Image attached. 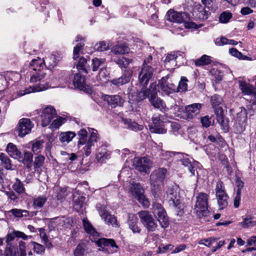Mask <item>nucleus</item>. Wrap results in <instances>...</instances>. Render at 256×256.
<instances>
[{"mask_svg": "<svg viewBox=\"0 0 256 256\" xmlns=\"http://www.w3.org/2000/svg\"><path fill=\"white\" fill-rule=\"evenodd\" d=\"M140 221L148 232H154L158 228V224L153 216L147 210H142L138 212Z\"/></svg>", "mask_w": 256, "mask_h": 256, "instance_id": "nucleus-6", "label": "nucleus"}, {"mask_svg": "<svg viewBox=\"0 0 256 256\" xmlns=\"http://www.w3.org/2000/svg\"><path fill=\"white\" fill-rule=\"evenodd\" d=\"M50 87V86L48 83L36 84L33 86H30L28 88H27L24 90L20 91V95L22 96L30 92H40L46 90Z\"/></svg>", "mask_w": 256, "mask_h": 256, "instance_id": "nucleus-26", "label": "nucleus"}, {"mask_svg": "<svg viewBox=\"0 0 256 256\" xmlns=\"http://www.w3.org/2000/svg\"><path fill=\"white\" fill-rule=\"evenodd\" d=\"M239 225L244 228H248L256 226V220H254L253 218L249 216L244 218L242 222H240Z\"/></svg>", "mask_w": 256, "mask_h": 256, "instance_id": "nucleus-46", "label": "nucleus"}, {"mask_svg": "<svg viewBox=\"0 0 256 256\" xmlns=\"http://www.w3.org/2000/svg\"><path fill=\"white\" fill-rule=\"evenodd\" d=\"M150 96L149 100L151 104L156 108H160L162 111H166L167 108L164 102L160 98L157 97L156 84H150Z\"/></svg>", "mask_w": 256, "mask_h": 256, "instance_id": "nucleus-12", "label": "nucleus"}, {"mask_svg": "<svg viewBox=\"0 0 256 256\" xmlns=\"http://www.w3.org/2000/svg\"><path fill=\"white\" fill-rule=\"evenodd\" d=\"M82 222L84 230L87 233L92 234L94 236L97 234L92 225L86 219H84Z\"/></svg>", "mask_w": 256, "mask_h": 256, "instance_id": "nucleus-51", "label": "nucleus"}, {"mask_svg": "<svg viewBox=\"0 0 256 256\" xmlns=\"http://www.w3.org/2000/svg\"><path fill=\"white\" fill-rule=\"evenodd\" d=\"M75 136L76 134L74 132H66L60 133L59 135V139L62 143H68L70 142Z\"/></svg>", "mask_w": 256, "mask_h": 256, "instance_id": "nucleus-42", "label": "nucleus"}, {"mask_svg": "<svg viewBox=\"0 0 256 256\" xmlns=\"http://www.w3.org/2000/svg\"><path fill=\"white\" fill-rule=\"evenodd\" d=\"M114 61L121 68H126L132 62V60L122 57L121 58L114 60Z\"/></svg>", "mask_w": 256, "mask_h": 256, "instance_id": "nucleus-58", "label": "nucleus"}, {"mask_svg": "<svg viewBox=\"0 0 256 256\" xmlns=\"http://www.w3.org/2000/svg\"><path fill=\"white\" fill-rule=\"evenodd\" d=\"M16 181L12 186L13 189L18 194L25 193V188L23 183L18 178H16Z\"/></svg>", "mask_w": 256, "mask_h": 256, "instance_id": "nucleus-47", "label": "nucleus"}, {"mask_svg": "<svg viewBox=\"0 0 256 256\" xmlns=\"http://www.w3.org/2000/svg\"><path fill=\"white\" fill-rule=\"evenodd\" d=\"M208 194L204 192L199 193L196 197V202L194 208V212L198 218H204L206 222H209L208 218L210 212L208 210Z\"/></svg>", "mask_w": 256, "mask_h": 256, "instance_id": "nucleus-2", "label": "nucleus"}, {"mask_svg": "<svg viewBox=\"0 0 256 256\" xmlns=\"http://www.w3.org/2000/svg\"><path fill=\"white\" fill-rule=\"evenodd\" d=\"M99 214L102 219L108 224L114 225L116 224V218L110 214L107 211L105 210L103 208H98L97 206Z\"/></svg>", "mask_w": 256, "mask_h": 256, "instance_id": "nucleus-28", "label": "nucleus"}, {"mask_svg": "<svg viewBox=\"0 0 256 256\" xmlns=\"http://www.w3.org/2000/svg\"><path fill=\"white\" fill-rule=\"evenodd\" d=\"M16 237L20 238L24 240H26L28 238V236H26L22 232L12 230L11 232L9 231V232L7 234L6 242H11Z\"/></svg>", "mask_w": 256, "mask_h": 256, "instance_id": "nucleus-36", "label": "nucleus"}, {"mask_svg": "<svg viewBox=\"0 0 256 256\" xmlns=\"http://www.w3.org/2000/svg\"><path fill=\"white\" fill-rule=\"evenodd\" d=\"M10 212L15 217L18 218L27 217L29 216L28 211L21 209L13 208L10 210Z\"/></svg>", "mask_w": 256, "mask_h": 256, "instance_id": "nucleus-48", "label": "nucleus"}, {"mask_svg": "<svg viewBox=\"0 0 256 256\" xmlns=\"http://www.w3.org/2000/svg\"><path fill=\"white\" fill-rule=\"evenodd\" d=\"M110 155V152L104 144L100 146L96 150V160L101 163L104 162L108 158Z\"/></svg>", "mask_w": 256, "mask_h": 256, "instance_id": "nucleus-24", "label": "nucleus"}, {"mask_svg": "<svg viewBox=\"0 0 256 256\" xmlns=\"http://www.w3.org/2000/svg\"><path fill=\"white\" fill-rule=\"evenodd\" d=\"M34 126V124L29 118H22L19 120L16 130L20 137L28 134Z\"/></svg>", "mask_w": 256, "mask_h": 256, "instance_id": "nucleus-14", "label": "nucleus"}, {"mask_svg": "<svg viewBox=\"0 0 256 256\" xmlns=\"http://www.w3.org/2000/svg\"><path fill=\"white\" fill-rule=\"evenodd\" d=\"M202 104L194 103L186 106L184 109V117L186 119H192L200 114Z\"/></svg>", "mask_w": 256, "mask_h": 256, "instance_id": "nucleus-20", "label": "nucleus"}, {"mask_svg": "<svg viewBox=\"0 0 256 256\" xmlns=\"http://www.w3.org/2000/svg\"><path fill=\"white\" fill-rule=\"evenodd\" d=\"M239 86L242 93L245 95L252 96V98L253 96H256V92L254 90V86L246 82L240 81Z\"/></svg>", "mask_w": 256, "mask_h": 256, "instance_id": "nucleus-31", "label": "nucleus"}, {"mask_svg": "<svg viewBox=\"0 0 256 256\" xmlns=\"http://www.w3.org/2000/svg\"><path fill=\"white\" fill-rule=\"evenodd\" d=\"M188 80L186 77L182 76L179 82L178 87L176 88V92H185L188 90Z\"/></svg>", "mask_w": 256, "mask_h": 256, "instance_id": "nucleus-45", "label": "nucleus"}, {"mask_svg": "<svg viewBox=\"0 0 256 256\" xmlns=\"http://www.w3.org/2000/svg\"><path fill=\"white\" fill-rule=\"evenodd\" d=\"M6 152L14 159H19L21 158V153L18 150L16 145L12 143H9L6 147Z\"/></svg>", "mask_w": 256, "mask_h": 256, "instance_id": "nucleus-34", "label": "nucleus"}, {"mask_svg": "<svg viewBox=\"0 0 256 256\" xmlns=\"http://www.w3.org/2000/svg\"><path fill=\"white\" fill-rule=\"evenodd\" d=\"M152 123L150 126L151 132L156 134H164L166 130L164 128V122L160 116H154L152 118Z\"/></svg>", "mask_w": 256, "mask_h": 256, "instance_id": "nucleus-22", "label": "nucleus"}, {"mask_svg": "<svg viewBox=\"0 0 256 256\" xmlns=\"http://www.w3.org/2000/svg\"><path fill=\"white\" fill-rule=\"evenodd\" d=\"M222 99L220 96L218 94H214L211 97L210 103L213 108L214 109V111L218 110V108H220V105L222 104Z\"/></svg>", "mask_w": 256, "mask_h": 256, "instance_id": "nucleus-44", "label": "nucleus"}, {"mask_svg": "<svg viewBox=\"0 0 256 256\" xmlns=\"http://www.w3.org/2000/svg\"><path fill=\"white\" fill-rule=\"evenodd\" d=\"M8 199L10 200V202L14 205H16L18 202V198L16 194L12 191L6 192Z\"/></svg>", "mask_w": 256, "mask_h": 256, "instance_id": "nucleus-61", "label": "nucleus"}, {"mask_svg": "<svg viewBox=\"0 0 256 256\" xmlns=\"http://www.w3.org/2000/svg\"><path fill=\"white\" fill-rule=\"evenodd\" d=\"M150 85V88L148 89H142L141 91L135 93H130L128 97L130 100L132 102H139L145 99L146 98H149L150 96L151 90Z\"/></svg>", "mask_w": 256, "mask_h": 256, "instance_id": "nucleus-23", "label": "nucleus"}, {"mask_svg": "<svg viewBox=\"0 0 256 256\" xmlns=\"http://www.w3.org/2000/svg\"><path fill=\"white\" fill-rule=\"evenodd\" d=\"M60 154L63 156V160L66 162H72L77 158L76 155L74 153L68 154L66 152L61 151Z\"/></svg>", "mask_w": 256, "mask_h": 256, "instance_id": "nucleus-53", "label": "nucleus"}, {"mask_svg": "<svg viewBox=\"0 0 256 256\" xmlns=\"http://www.w3.org/2000/svg\"><path fill=\"white\" fill-rule=\"evenodd\" d=\"M166 172V168H160L154 170L150 175V188L154 194H156L160 190Z\"/></svg>", "mask_w": 256, "mask_h": 256, "instance_id": "nucleus-5", "label": "nucleus"}, {"mask_svg": "<svg viewBox=\"0 0 256 256\" xmlns=\"http://www.w3.org/2000/svg\"><path fill=\"white\" fill-rule=\"evenodd\" d=\"M32 244L33 246V249L35 252L38 254H42L44 253L45 250L44 246L35 242H32Z\"/></svg>", "mask_w": 256, "mask_h": 256, "instance_id": "nucleus-60", "label": "nucleus"}, {"mask_svg": "<svg viewBox=\"0 0 256 256\" xmlns=\"http://www.w3.org/2000/svg\"><path fill=\"white\" fill-rule=\"evenodd\" d=\"M0 160L5 168L6 170L12 169V164L10 160L5 154L2 153L0 154Z\"/></svg>", "mask_w": 256, "mask_h": 256, "instance_id": "nucleus-52", "label": "nucleus"}, {"mask_svg": "<svg viewBox=\"0 0 256 256\" xmlns=\"http://www.w3.org/2000/svg\"><path fill=\"white\" fill-rule=\"evenodd\" d=\"M216 196L220 209L222 210L228 205V196L224 190V184L218 181L215 188Z\"/></svg>", "mask_w": 256, "mask_h": 256, "instance_id": "nucleus-8", "label": "nucleus"}, {"mask_svg": "<svg viewBox=\"0 0 256 256\" xmlns=\"http://www.w3.org/2000/svg\"><path fill=\"white\" fill-rule=\"evenodd\" d=\"M90 136L88 139V132L85 128H81L78 132L79 137L78 142V148L83 150L85 155L88 156L92 152V148L99 139L96 130H92Z\"/></svg>", "mask_w": 256, "mask_h": 256, "instance_id": "nucleus-1", "label": "nucleus"}, {"mask_svg": "<svg viewBox=\"0 0 256 256\" xmlns=\"http://www.w3.org/2000/svg\"><path fill=\"white\" fill-rule=\"evenodd\" d=\"M167 198L170 205L176 208L180 205L181 197L178 192V188L176 186H173L168 190Z\"/></svg>", "mask_w": 256, "mask_h": 256, "instance_id": "nucleus-15", "label": "nucleus"}, {"mask_svg": "<svg viewBox=\"0 0 256 256\" xmlns=\"http://www.w3.org/2000/svg\"><path fill=\"white\" fill-rule=\"evenodd\" d=\"M86 64H87V60L84 57H81L78 62L77 64V68L79 70H82L86 73H88V71L86 70Z\"/></svg>", "mask_w": 256, "mask_h": 256, "instance_id": "nucleus-59", "label": "nucleus"}, {"mask_svg": "<svg viewBox=\"0 0 256 256\" xmlns=\"http://www.w3.org/2000/svg\"><path fill=\"white\" fill-rule=\"evenodd\" d=\"M73 84L75 88L86 92L90 90V86L86 84L85 76L80 73L74 74Z\"/></svg>", "mask_w": 256, "mask_h": 256, "instance_id": "nucleus-21", "label": "nucleus"}, {"mask_svg": "<svg viewBox=\"0 0 256 256\" xmlns=\"http://www.w3.org/2000/svg\"><path fill=\"white\" fill-rule=\"evenodd\" d=\"M48 200L45 195L34 196L32 198V205L35 208H42Z\"/></svg>", "mask_w": 256, "mask_h": 256, "instance_id": "nucleus-35", "label": "nucleus"}, {"mask_svg": "<svg viewBox=\"0 0 256 256\" xmlns=\"http://www.w3.org/2000/svg\"><path fill=\"white\" fill-rule=\"evenodd\" d=\"M6 256H16L18 253V248L14 246L7 247L6 250Z\"/></svg>", "mask_w": 256, "mask_h": 256, "instance_id": "nucleus-62", "label": "nucleus"}, {"mask_svg": "<svg viewBox=\"0 0 256 256\" xmlns=\"http://www.w3.org/2000/svg\"><path fill=\"white\" fill-rule=\"evenodd\" d=\"M80 41L74 48V59L76 60L79 57L82 50L84 46V38L81 36H78L76 38V42Z\"/></svg>", "mask_w": 256, "mask_h": 256, "instance_id": "nucleus-33", "label": "nucleus"}, {"mask_svg": "<svg viewBox=\"0 0 256 256\" xmlns=\"http://www.w3.org/2000/svg\"><path fill=\"white\" fill-rule=\"evenodd\" d=\"M240 110L234 118L233 128L236 134H242L244 131L246 126V110L244 108H240Z\"/></svg>", "mask_w": 256, "mask_h": 256, "instance_id": "nucleus-7", "label": "nucleus"}, {"mask_svg": "<svg viewBox=\"0 0 256 256\" xmlns=\"http://www.w3.org/2000/svg\"><path fill=\"white\" fill-rule=\"evenodd\" d=\"M212 62L211 57L206 54H204L200 58L194 60V64L196 66L208 65Z\"/></svg>", "mask_w": 256, "mask_h": 256, "instance_id": "nucleus-41", "label": "nucleus"}, {"mask_svg": "<svg viewBox=\"0 0 256 256\" xmlns=\"http://www.w3.org/2000/svg\"><path fill=\"white\" fill-rule=\"evenodd\" d=\"M126 188L128 192L134 198L136 199L144 208H148L150 206L148 200L144 195V190L138 183L130 180L126 183Z\"/></svg>", "mask_w": 256, "mask_h": 256, "instance_id": "nucleus-3", "label": "nucleus"}, {"mask_svg": "<svg viewBox=\"0 0 256 256\" xmlns=\"http://www.w3.org/2000/svg\"><path fill=\"white\" fill-rule=\"evenodd\" d=\"M124 124L126 128L134 131L141 130L143 128V126L141 124H138L134 121H132L130 119H126L124 120Z\"/></svg>", "mask_w": 256, "mask_h": 256, "instance_id": "nucleus-38", "label": "nucleus"}, {"mask_svg": "<svg viewBox=\"0 0 256 256\" xmlns=\"http://www.w3.org/2000/svg\"><path fill=\"white\" fill-rule=\"evenodd\" d=\"M192 14L199 20H204L208 18L209 13L202 6L198 4L193 9Z\"/></svg>", "mask_w": 256, "mask_h": 256, "instance_id": "nucleus-30", "label": "nucleus"}, {"mask_svg": "<svg viewBox=\"0 0 256 256\" xmlns=\"http://www.w3.org/2000/svg\"><path fill=\"white\" fill-rule=\"evenodd\" d=\"M44 160V157L42 155H39L35 158L34 164L35 171L40 172V168L42 166Z\"/></svg>", "mask_w": 256, "mask_h": 256, "instance_id": "nucleus-49", "label": "nucleus"}, {"mask_svg": "<svg viewBox=\"0 0 256 256\" xmlns=\"http://www.w3.org/2000/svg\"><path fill=\"white\" fill-rule=\"evenodd\" d=\"M43 142L42 141H36L33 144L32 146V150L35 154H38L42 148Z\"/></svg>", "mask_w": 256, "mask_h": 256, "instance_id": "nucleus-63", "label": "nucleus"}, {"mask_svg": "<svg viewBox=\"0 0 256 256\" xmlns=\"http://www.w3.org/2000/svg\"><path fill=\"white\" fill-rule=\"evenodd\" d=\"M109 48V44L106 42L102 41L96 44L94 46L95 50L99 52H103L107 50Z\"/></svg>", "mask_w": 256, "mask_h": 256, "instance_id": "nucleus-55", "label": "nucleus"}, {"mask_svg": "<svg viewBox=\"0 0 256 256\" xmlns=\"http://www.w3.org/2000/svg\"><path fill=\"white\" fill-rule=\"evenodd\" d=\"M215 44L218 46H222L224 44L236 45L238 42L233 40L228 39L224 37H222L220 38H216L215 40Z\"/></svg>", "mask_w": 256, "mask_h": 256, "instance_id": "nucleus-50", "label": "nucleus"}, {"mask_svg": "<svg viewBox=\"0 0 256 256\" xmlns=\"http://www.w3.org/2000/svg\"><path fill=\"white\" fill-rule=\"evenodd\" d=\"M128 48L124 44H118L114 46L112 52L116 54H124L129 52Z\"/></svg>", "mask_w": 256, "mask_h": 256, "instance_id": "nucleus-40", "label": "nucleus"}, {"mask_svg": "<svg viewBox=\"0 0 256 256\" xmlns=\"http://www.w3.org/2000/svg\"><path fill=\"white\" fill-rule=\"evenodd\" d=\"M232 14L228 12H222L219 16V20L221 23H227L231 18Z\"/></svg>", "mask_w": 256, "mask_h": 256, "instance_id": "nucleus-54", "label": "nucleus"}, {"mask_svg": "<svg viewBox=\"0 0 256 256\" xmlns=\"http://www.w3.org/2000/svg\"><path fill=\"white\" fill-rule=\"evenodd\" d=\"M153 72V68L151 66L148 65L143 64L141 71L138 75L140 83L143 86L147 85L149 80L152 77Z\"/></svg>", "mask_w": 256, "mask_h": 256, "instance_id": "nucleus-19", "label": "nucleus"}, {"mask_svg": "<svg viewBox=\"0 0 256 256\" xmlns=\"http://www.w3.org/2000/svg\"><path fill=\"white\" fill-rule=\"evenodd\" d=\"M133 165L139 172L147 173L152 166V162L146 157H136L134 159Z\"/></svg>", "mask_w": 256, "mask_h": 256, "instance_id": "nucleus-13", "label": "nucleus"}, {"mask_svg": "<svg viewBox=\"0 0 256 256\" xmlns=\"http://www.w3.org/2000/svg\"><path fill=\"white\" fill-rule=\"evenodd\" d=\"M176 58V56L174 54H168L166 58L164 60L165 66L167 68H170V64H175V60Z\"/></svg>", "mask_w": 256, "mask_h": 256, "instance_id": "nucleus-56", "label": "nucleus"}, {"mask_svg": "<svg viewBox=\"0 0 256 256\" xmlns=\"http://www.w3.org/2000/svg\"><path fill=\"white\" fill-rule=\"evenodd\" d=\"M32 66H35L34 68L43 66L46 67L48 69L51 70L56 66L58 60L55 55L50 54L46 56L44 59H42L38 58L36 59L33 60Z\"/></svg>", "mask_w": 256, "mask_h": 256, "instance_id": "nucleus-10", "label": "nucleus"}, {"mask_svg": "<svg viewBox=\"0 0 256 256\" xmlns=\"http://www.w3.org/2000/svg\"><path fill=\"white\" fill-rule=\"evenodd\" d=\"M96 244L99 247V250L107 254L116 252L118 248V245L112 239L100 238L96 242Z\"/></svg>", "mask_w": 256, "mask_h": 256, "instance_id": "nucleus-9", "label": "nucleus"}, {"mask_svg": "<svg viewBox=\"0 0 256 256\" xmlns=\"http://www.w3.org/2000/svg\"><path fill=\"white\" fill-rule=\"evenodd\" d=\"M152 210L154 214L157 216L158 220L161 226L166 228L168 226V220L166 212L161 204L154 202L152 204Z\"/></svg>", "mask_w": 256, "mask_h": 256, "instance_id": "nucleus-11", "label": "nucleus"}, {"mask_svg": "<svg viewBox=\"0 0 256 256\" xmlns=\"http://www.w3.org/2000/svg\"><path fill=\"white\" fill-rule=\"evenodd\" d=\"M217 239L216 238H210L208 239L202 240L198 242L200 244H204L208 247H210L216 241Z\"/></svg>", "mask_w": 256, "mask_h": 256, "instance_id": "nucleus-64", "label": "nucleus"}, {"mask_svg": "<svg viewBox=\"0 0 256 256\" xmlns=\"http://www.w3.org/2000/svg\"><path fill=\"white\" fill-rule=\"evenodd\" d=\"M32 154L31 152H26L24 156H21L20 158L18 159L20 162H22L28 168L32 167Z\"/></svg>", "mask_w": 256, "mask_h": 256, "instance_id": "nucleus-37", "label": "nucleus"}, {"mask_svg": "<svg viewBox=\"0 0 256 256\" xmlns=\"http://www.w3.org/2000/svg\"><path fill=\"white\" fill-rule=\"evenodd\" d=\"M158 87L160 90L162 95L169 96L176 92V86L172 82L168 80L167 78H162L159 82Z\"/></svg>", "mask_w": 256, "mask_h": 256, "instance_id": "nucleus-18", "label": "nucleus"}, {"mask_svg": "<svg viewBox=\"0 0 256 256\" xmlns=\"http://www.w3.org/2000/svg\"><path fill=\"white\" fill-rule=\"evenodd\" d=\"M104 100L112 108L121 106L124 102V100L118 95H106L104 97Z\"/></svg>", "mask_w": 256, "mask_h": 256, "instance_id": "nucleus-27", "label": "nucleus"}, {"mask_svg": "<svg viewBox=\"0 0 256 256\" xmlns=\"http://www.w3.org/2000/svg\"><path fill=\"white\" fill-rule=\"evenodd\" d=\"M215 113L216 114V120L218 124L224 130H228V121L224 116L222 109L218 108V110H216Z\"/></svg>", "mask_w": 256, "mask_h": 256, "instance_id": "nucleus-32", "label": "nucleus"}, {"mask_svg": "<svg viewBox=\"0 0 256 256\" xmlns=\"http://www.w3.org/2000/svg\"><path fill=\"white\" fill-rule=\"evenodd\" d=\"M192 160L187 158L186 155H182V158L180 160V162L182 165L187 167L189 172L191 173V176H194L195 174V170L194 169V164L192 162Z\"/></svg>", "mask_w": 256, "mask_h": 256, "instance_id": "nucleus-39", "label": "nucleus"}, {"mask_svg": "<svg viewBox=\"0 0 256 256\" xmlns=\"http://www.w3.org/2000/svg\"><path fill=\"white\" fill-rule=\"evenodd\" d=\"M166 20L176 23H184V26L187 28H197L198 26L196 24L188 22L189 17L188 14L184 12H177L173 10H170L166 14Z\"/></svg>", "mask_w": 256, "mask_h": 256, "instance_id": "nucleus-4", "label": "nucleus"}, {"mask_svg": "<svg viewBox=\"0 0 256 256\" xmlns=\"http://www.w3.org/2000/svg\"><path fill=\"white\" fill-rule=\"evenodd\" d=\"M104 61L102 59L94 58L92 60V70L94 72L96 71L104 64Z\"/></svg>", "mask_w": 256, "mask_h": 256, "instance_id": "nucleus-57", "label": "nucleus"}, {"mask_svg": "<svg viewBox=\"0 0 256 256\" xmlns=\"http://www.w3.org/2000/svg\"><path fill=\"white\" fill-rule=\"evenodd\" d=\"M56 110L52 106H48L42 110L41 114L42 124V126H48L52 120L56 116Z\"/></svg>", "mask_w": 256, "mask_h": 256, "instance_id": "nucleus-16", "label": "nucleus"}, {"mask_svg": "<svg viewBox=\"0 0 256 256\" xmlns=\"http://www.w3.org/2000/svg\"><path fill=\"white\" fill-rule=\"evenodd\" d=\"M128 224L129 228L134 233H140L141 231L140 228L138 226V218L134 214L128 215Z\"/></svg>", "mask_w": 256, "mask_h": 256, "instance_id": "nucleus-29", "label": "nucleus"}, {"mask_svg": "<svg viewBox=\"0 0 256 256\" xmlns=\"http://www.w3.org/2000/svg\"><path fill=\"white\" fill-rule=\"evenodd\" d=\"M132 76V70H125L122 76L111 80L110 83L117 86H119L128 82L130 80Z\"/></svg>", "mask_w": 256, "mask_h": 256, "instance_id": "nucleus-25", "label": "nucleus"}, {"mask_svg": "<svg viewBox=\"0 0 256 256\" xmlns=\"http://www.w3.org/2000/svg\"><path fill=\"white\" fill-rule=\"evenodd\" d=\"M32 63H34L33 60L30 64V68L33 70L30 76V82H36L38 81L42 80L46 76V69L43 66L34 68L35 66H32Z\"/></svg>", "mask_w": 256, "mask_h": 256, "instance_id": "nucleus-17", "label": "nucleus"}, {"mask_svg": "<svg viewBox=\"0 0 256 256\" xmlns=\"http://www.w3.org/2000/svg\"><path fill=\"white\" fill-rule=\"evenodd\" d=\"M88 252L84 244H80L74 251V256H87Z\"/></svg>", "mask_w": 256, "mask_h": 256, "instance_id": "nucleus-43", "label": "nucleus"}]
</instances>
